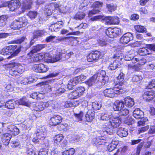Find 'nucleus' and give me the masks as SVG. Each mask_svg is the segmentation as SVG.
<instances>
[{
    "label": "nucleus",
    "mask_w": 155,
    "mask_h": 155,
    "mask_svg": "<svg viewBox=\"0 0 155 155\" xmlns=\"http://www.w3.org/2000/svg\"><path fill=\"white\" fill-rule=\"evenodd\" d=\"M153 123L154 125L151 126L149 131L150 134L155 133V120H153Z\"/></svg>",
    "instance_id": "64"
},
{
    "label": "nucleus",
    "mask_w": 155,
    "mask_h": 155,
    "mask_svg": "<svg viewBox=\"0 0 155 155\" xmlns=\"http://www.w3.org/2000/svg\"><path fill=\"white\" fill-rule=\"evenodd\" d=\"M65 91V89L63 88H60L57 89L54 93L56 96H59L62 93H64Z\"/></svg>",
    "instance_id": "56"
},
{
    "label": "nucleus",
    "mask_w": 155,
    "mask_h": 155,
    "mask_svg": "<svg viewBox=\"0 0 155 155\" xmlns=\"http://www.w3.org/2000/svg\"><path fill=\"white\" fill-rule=\"evenodd\" d=\"M80 96H81L83 94L85 90L84 87H77L75 90Z\"/></svg>",
    "instance_id": "58"
},
{
    "label": "nucleus",
    "mask_w": 155,
    "mask_h": 155,
    "mask_svg": "<svg viewBox=\"0 0 155 155\" xmlns=\"http://www.w3.org/2000/svg\"><path fill=\"white\" fill-rule=\"evenodd\" d=\"M133 38V35L130 32H127L124 34L120 38V42L123 44L128 43Z\"/></svg>",
    "instance_id": "10"
},
{
    "label": "nucleus",
    "mask_w": 155,
    "mask_h": 155,
    "mask_svg": "<svg viewBox=\"0 0 155 155\" xmlns=\"http://www.w3.org/2000/svg\"><path fill=\"white\" fill-rule=\"evenodd\" d=\"M133 60H134L135 62H138V64L140 65H143L146 62V60L145 58H139L136 57Z\"/></svg>",
    "instance_id": "53"
},
{
    "label": "nucleus",
    "mask_w": 155,
    "mask_h": 155,
    "mask_svg": "<svg viewBox=\"0 0 155 155\" xmlns=\"http://www.w3.org/2000/svg\"><path fill=\"white\" fill-rule=\"evenodd\" d=\"M85 16V14L82 12H79L77 13L74 17V18L76 20L83 19Z\"/></svg>",
    "instance_id": "50"
},
{
    "label": "nucleus",
    "mask_w": 155,
    "mask_h": 155,
    "mask_svg": "<svg viewBox=\"0 0 155 155\" xmlns=\"http://www.w3.org/2000/svg\"><path fill=\"white\" fill-rule=\"evenodd\" d=\"M34 81L32 78H25L21 81V84L26 85L33 82Z\"/></svg>",
    "instance_id": "47"
},
{
    "label": "nucleus",
    "mask_w": 155,
    "mask_h": 155,
    "mask_svg": "<svg viewBox=\"0 0 155 155\" xmlns=\"http://www.w3.org/2000/svg\"><path fill=\"white\" fill-rule=\"evenodd\" d=\"M52 20L55 22L51 24L49 26V30L51 32L58 31L60 29L63 27L64 23L61 21H59L56 16H53L52 18Z\"/></svg>",
    "instance_id": "7"
},
{
    "label": "nucleus",
    "mask_w": 155,
    "mask_h": 155,
    "mask_svg": "<svg viewBox=\"0 0 155 155\" xmlns=\"http://www.w3.org/2000/svg\"><path fill=\"white\" fill-rule=\"evenodd\" d=\"M26 153L27 155H36L35 151L32 148H27Z\"/></svg>",
    "instance_id": "63"
},
{
    "label": "nucleus",
    "mask_w": 155,
    "mask_h": 155,
    "mask_svg": "<svg viewBox=\"0 0 155 155\" xmlns=\"http://www.w3.org/2000/svg\"><path fill=\"white\" fill-rule=\"evenodd\" d=\"M62 119V117L59 115H54L51 118L49 123L51 125L56 126L60 123Z\"/></svg>",
    "instance_id": "15"
},
{
    "label": "nucleus",
    "mask_w": 155,
    "mask_h": 155,
    "mask_svg": "<svg viewBox=\"0 0 155 155\" xmlns=\"http://www.w3.org/2000/svg\"><path fill=\"white\" fill-rule=\"evenodd\" d=\"M83 115V112L82 111H80V112L78 114H74V116L77 122H79L82 120Z\"/></svg>",
    "instance_id": "54"
},
{
    "label": "nucleus",
    "mask_w": 155,
    "mask_h": 155,
    "mask_svg": "<svg viewBox=\"0 0 155 155\" xmlns=\"http://www.w3.org/2000/svg\"><path fill=\"white\" fill-rule=\"evenodd\" d=\"M119 66V60H116L110 63L108 68L111 70H113L116 69Z\"/></svg>",
    "instance_id": "37"
},
{
    "label": "nucleus",
    "mask_w": 155,
    "mask_h": 155,
    "mask_svg": "<svg viewBox=\"0 0 155 155\" xmlns=\"http://www.w3.org/2000/svg\"><path fill=\"white\" fill-rule=\"evenodd\" d=\"M48 55L49 54L47 53L44 54L43 53H41L36 55L33 57L31 58V59L32 62H36L40 61L44 58L48 60L47 58Z\"/></svg>",
    "instance_id": "14"
},
{
    "label": "nucleus",
    "mask_w": 155,
    "mask_h": 155,
    "mask_svg": "<svg viewBox=\"0 0 155 155\" xmlns=\"http://www.w3.org/2000/svg\"><path fill=\"white\" fill-rule=\"evenodd\" d=\"M62 58H64L63 55V52H59L57 53L55 56L52 57L49 54L47 58L48 62L51 63L56 62L59 61Z\"/></svg>",
    "instance_id": "13"
},
{
    "label": "nucleus",
    "mask_w": 155,
    "mask_h": 155,
    "mask_svg": "<svg viewBox=\"0 0 155 155\" xmlns=\"http://www.w3.org/2000/svg\"><path fill=\"white\" fill-rule=\"evenodd\" d=\"M124 102L121 100H117L114 103L113 108L115 111L121 110L124 107Z\"/></svg>",
    "instance_id": "18"
},
{
    "label": "nucleus",
    "mask_w": 155,
    "mask_h": 155,
    "mask_svg": "<svg viewBox=\"0 0 155 155\" xmlns=\"http://www.w3.org/2000/svg\"><path fill=\"white\" fill-rule=\"evenodd\" d=\"M92 106L94 110H97L100 109L102 105L101 103L98 102H94L92 103Z\"/></svg>",
    "instance_id": "45"
},
{
    "label": "nucleus",
    "mask_w": 155,
    "mask_h": 155,
    "mask_svg": "<svg viewBox=\"0 0 155 155\" xmlns=\"http://www.w3.org/2000/svg\"><path fill=\"white\" fill-rule=\"evenodd\" d=\"M105 75L106 72L104 71H99L97 74L93 75L98 84V85H96L97 88H101L104 85L106 82L105 79L107 78Z\"/></svg>",
    "instance_id": "5"
},
{
    "label": "nucleus",
    "mask_w": 155,
    "mask_h": 155,
    "mask_svg": "<svg viewBox=\"0 0 155 155\" xmlns=\"http://www.w3.org/2000/svg\"><path fill=\"white\" fill-rule=\"evenodd\" d=\"M45 47V45L43 44H39L36 46L34 47L32 50L28 54L29 56L31 57L33 54L39 51L42 48Z\"/></svg>",
    "instance_id": "21"
},
{
    "label": "nucleus",
    "mask_w": 155,
    "mask_h": 155,
    "mask_svg": "<svg viewBox=\"0 0 155 155\" xmlns=\"http://www.w3.org/2000/svg\"><path fill=\"white\" fill-rule=\"evenodd\" d=\"M46 102H41L36 104L35 110L37 111H41L47 107Z\"/></svg>",
    "instance_id": "25"
},
{
    "label": "nucleus",
    "mask_w": 155,
    "mask_h": 155,
    "mask_svg": "<svg viewBox=\"0 0 155 155\" xmlns=\"http://www.w3.org/2000/svg\"><path fill=\"white\" fill-rule=\"evenodd\" d=\"M17 45H12L6 47L0 51V54L3 55H9L11 56L8 57V58H11L16 55L21 51L20 48L16 49Z\"/></svg>",
    "instance_id": "2"
},
{
    "label": "nucleus",
    "mask_w": 155,
    "mask_h": 155,
    "mask_svg": "<svg viewBox=\"0 0 155 155\" xmlns=\"http://www.w3.org/2000/svg\"><path fill=\"white\" fill-rule=\"evenodd\" d=\"M80 32L78 31L76 32L69 33L68 31L65 29H62L61 31V34H67V35H76L78 34Z\"/></svg>",
    "instance_id": "51"
},
{
    "label": "nucleus",
    "mask_w": 155,
    "mask_h": 155,
    "mask_svg": "<svg viewBox=\"0 0 155 155\" xmlns=\"http://www.w3.org/2000/svg\"><path fill=\"white\" fill-rule=\"evenodd\" d=\"M121 123V118L119 117H114L104 124L103 127L105 129L104 133L112 135L114 133V129L118 127Z\"/></svg>",
    "instance_id": "1"
},
{
    "label": "nucleus",
    "mask_w": 155,
    "mask_h": 155,
    "mask_svg": "<svg viewBox=\"0 0 155 155\" xmlns=\"http://www.w3.org/2000/svg\"><path fill=\"white\" fill-rule=\"evenodd\" d=\"M27 24V19L25 17H22L18 20L14 21L10 25V27L14 30L19 29L25 27Z\"/></svg>",
    "instance_id": "6"
},
{
    "label": "nucleus",
    "mask_w": 155,
    "mask_h": 155,
    "mask_svg": "<svg viewBox=\"0 0 155 155\" xmlns=\"http://www.w3.org/2000/svg\"><path fill=\"white\" fill-rule=\"evenodd\" d=\"M86 78L87 77L86 76L83 74H81L79 76L74 77V79L77 84L79 82L84 81Z\"/></svg>",
    "instance_id": "41"
},
{
    "label": "nucleus",
    "mask_w": 155,
    "mask_h": 155,
    "mask_svg": "<svg viewBox=\"0 0 155 155\" xmlns=\"http://www.w3.org/2000/svg\"><path fill=\"white\" fill-rule=\"evenodd\" d=\"M11 67H15L18 73V74L22 73L24 71V68L21 64H19L13 63H12Z\"/></svg>",
    "instance_id": "34"
},
{
    "label": "nucleus",
    "mask_w": 155,
    "mask_h": 155,
    "mask_svg": "<svg viewBox=\"0 0 155 155\" xmlns=\"http://www.w3.org/2000/svg\"><path fill=\"white\" fill-rule=\"evenodd\" d=\"M80 97L77 91L75 90L70 93L69 95V97L71 99H76Z\"/></svg>",
    "instance_id": "55"
},
{
    "label": "nucleus",
    "mask_w": 155,
    "mask_h": 155,
    "mask_svg": "<svg viewBox=\"0 0 155 155\" xmlns=\"http://www.w3.org/2000/svg\"><path fill=\"white\" fill-rule=\"evenodd\" d=\"M21 3L19 0H12L8 4V6L11 11H15L20 7Z\"/></svg>",
    "instance_id": "12"
},
{
    "label": "nucleus",
    "mask_w": 155,
    "mask_h": 155,
    "mask_svg": "<svg viewBox=\"0 0 155 155\" xmlns=\"http://www.w3.org/2000/svg\"><path fill=\"white\" fill-rule=\"evenodd\" d=\"M79 103V102L77 101H67L65 103L64 106L66 108L71 107L78 105Z\"/></svg>",
    "instance_id": "35"
},
{
    "label": "nucleus",
    "mask_w": 155,
    "mask_h": 155,
    "mask_svg": "<svg viewBox=\"0 0 155 155\" xmlns=\"http://www.w3.org/2000/svg\"><path fill=\"white\" fill-rule=\"evenodd\" d=\"M117 134L121 137H126L128 134L127 130L123 128H119L117 130Z\"/></svg>",
    "instance_id": "31"
},
{
    "label": "nucleus",
    "mask_w": 155,
    "mask_h": 155,
    "mask_svg": "<svg viewBox=\"0 0 155 155\" xmlns=\"http://www.w3.org/2000/svg\"><path fill=\"white\" fill-rule=\"evenodd\" d=\"M45 9L47 12L50 15L54 12V11L55 10L54 8V5L52 3L50 4L45 6Z\"/></svg>",
    "instance_id": "40"
},
{
    "label": "nucleus",
    "mask_w": 155,
    "mask_h": 155,
    "mask_svg": "<svg viewBox=\"0 0 155 155\" xmlns=\"http://www.w3.org/2000/svg\"><path fill=\"white\" fill-rule=\"evenodd\" d=\"M63 139L64 137L62 134H59L55 136L54 138V144L57 146L58 145Z\"/></svg>",
    "instance_id": "32"
},
{
    "label": "nucleus",
    "mask_w": 155,
    "mask_h": 155,
    "mask_svg": "<svg viewBox=\"0 0 155 155\" xmlns=\"http://www.w3.org/2000/svg\"><path fill=\"white\" fill-rule=\"evenodd\" d=\"M123 92L122 87H119L118 84H115L113 88L107 89L104 91V95L111 98L117 97L118 94Z\"/></svg>",
    "instance_id": "3"
},
{
    "label": "nucleus",
    "mask_w": 155,
    "mask_h": 155,
    "mask_svg": "<svg viewBox=\"0 0 155 155\" xmlns=\"http://www.w3.org/2000/svg\"><path fill=\"white\" fill-rule=\"evenodd\" d=\"M85 83L88 87L93 86L95 85L96 87V85H98L97 82L93 76L88 80L85 81Z\"/></svg>",
    "instance_id": "30"
},
{
    "label": "nucleus",
    "mask_w": 155,
    "mask_h": 155,
    "mask_svg": "<svg viewBox=\"0 0 155 155\" xmlns=\"http://www.w3.org/2000/svg\"><path fill=\"white\" fill-rule=\"evenodd\" d=\"M143 78L140 75H134L132 78V81L134 82H137L141 80H142Z\"/></svg>",
    "instance_id": "57"
},
{
    "label": "nucleus",
    "mask_w": 155,
    "mask_h": 155,
    "mask_svg": "<svg viewBox=\"0 0 155 155\" xmlns=\"http://www.w3.org/2000/svg\"><path fill=\"white\" fill-rule=\"evenodd\" d=\"M94 112L91 110H88L85 116L86 120L88 122L92 121L94 119Z\"/></svg>",
    "instance_id": "23"
},
{
    "label": "nucleus",
    "mask_w": 155,
    "mask_h": 155,
    "mask_svg": "<svg viewBox=\"0 0 155 155\" xmlns=\"http://www.w3.org/2000/svg\"><path fill=\"white\" fill-rule=\"evenodd\" d=\"M32 4L31 0H24L22 3V8L23 10H25L30 9Z\"/></svg>",
    "instance_id": "28"
},
{
    "label": "nucleus",
    "mask_w": 155,
    "mask_h": 155,
    "mask_svg": "<svg viewBox=\"0 0 155 155\" xmlns=\"http://www.w3.org/2000/svg\"><path fill=\"white\" fill-rule=\"evenodd\" d=\"M16 103L18 105H21L28 107L29 106L30 104V102L25 97H23L20 99L17 100Z\"/></svg>",
    "instance_id": "22"
},
{
    "label": "nucleus",
    "mask_w": 155,
    "mask_h": 155,
    "mask_svg": "<svg viewBox=\"0 0 155 155\" xmlns=\"http://www.w3.org/2000/svg\"><path fill=\"white\" fill-rule=\"evenodd\" d=\"M136 30L138 32H143L146 31V28L143 26L140 25H137L134 26Z\"/></svg>",
    "instance_id": "52"
},
{
    "label": "nucleus",
    "mask_w": 155,
    "mask_h": 155,
    "mask_svg": "<svg viewBox=\"0 0 155 155\" xmlns=\"http://www.w3.org/2000/svg\"><path fill=\"white\" fill-rule=\"evenodd\" d=\"M12 63H9L8 64V67L11 68L9 71V73L10 75L13 76H15L18 75L17 70L15 67H11L10 65Z\"/></svg>",
    "instance_id": "38"
},
{
    "label": "nucleus",
    "mask_w": 155,
    "mask_h": 155,
    "mask_svg": "<svg viewBox=\"0 0 155 155\" xmlns=\"http://www.w3.org/2000/svg\"><path fill=\"white\" fill-rule=\"evenodd\" d=\"M121 33L120 29L117 28H108L105 31L106 35L109 37L113 38L117 37Z\"/></svg>",
    "instance_id": "8"
},
{
    "label": "nucleus",
    "mask_w": 155,
    "mask_h": 155,
    "mask_svg": "<svg viewBox=\"0 0 155 155\" xmlns=\"http://www.w3.org/2000/svg\"><path fill=\"white\" fill-rule=\"evenodd\" d=\"M111 114L108 112H105L101 114V119L103 120H107L111 118Z\"/></svg>",
    "instance_id": "39"
},
{
    "label": "nucleus",
    "mask_w": 155,
    "mask_h": 155,
    "mask_svg": "<svg viewBox=\"0 0 155 155\" xmlns=\"http://www.w3.org/2000/svg\"><path fill=\"white\" fill-rule=\"evenodd\" d=\"M101 55V52L95 51L91 53L87 56V60L89 62L95 61L97 60Z\"/></svg>",
    "instance_id": "11"
},
{
    "label": "nucleus",
    "mask_w": 155,
    "mask_h": 155,
    "mask_svg": "<svg viewBox=\"0 0 155 155\" xmlns=\"http://www.w3.org/2000/svg\"><path fill=\"white\" fill-rule=\"evenodd\" d=\"M103 2L99 1H97L94 3L92 7L93 8H100L103 5Z\"/></svg>",
    "instance_id": "61"
},
{
    "label": "nucleus",
    "mask_w": 155,
    "mask_h": 155,
    "mask_svg": "<svg viewBox=\"0 0 155 155\" xmlns=\"http://www.w3.org/2000/svg\"><path fill=\"white\" fill-rule=\"evenodd\" d=\"M155 94L153 91H147L144 93L143 97L145 100L149 101L152 100L155 97Z\"/></svg>",
    "instance_id": "19"
},
{
    "label": "nucleus",
    "mask_w": 155,
    "mask_h": 155,
    "mask_svg": "<svg viewBox=\"0 0 155 155\" xmlns=\"http://www.w3.org/2000/svg\"><path fill=\"white\" fill-rule=\"evenodd\" d=\"M104 136H98L92 140L93 143L97 145H104L107 143V141L104 139Z\"/></svg>",
    "instance_id": "17"
},
{
    "label": "nucleus",
    "mask_w": 155,
    "mask_h": 155,
    "mask_svg": "<svg viewBox=\"0 0 155 155\" xmlns=\"http://www.w3.org/2000/svg\"><path fill=\"white\" fill-rule=\"evenodd\" d=\"M139 54L140 55H146L150 54V51L145 48H140L138 51Z\"/></svg>",
    "instance_id": "43"
},
{
    "label": "nucleus",
    "mask_w": 155,
    "mask_h": 155,
    "mask_svg": "<svg viewBox=\"0 0 155 155\" xmlns=\"http://www.w3.org/2000/svg\"><path fill=\"white\" fill-rule=\"evenodd\" d=\"M15 105H17L16 101L14 100H9L6 102L5 105V107L9 109H14Z\"/></svg>",
    "instance_id": "33"
},
{
    "label": "nucleus",
    "mask_w": 155,
    "mask_h": 155,
    "mask_svg": "<svg viewBox=\"0 0 155 155\" xmlns=\"http://www.w3.org/2000/svg\"><path fill=\"white\" fill-rule=\"evenodd\" d=\"M124 101V104L127 107H131L134 104V99L129 96L126 97Z\"/></svg>",
    "instance_id": "26"
},
{
    "label": "nucleus",
    "mask_w": 155,
    "mask_h": 155,
    "mask_svg": "<svg viewBox=\"0 0 155 155\" xmlns=\"http://www.w3.org/2000/svg\"><path fill=\"white\" fill-rule=\"evenodd\" d=\"M124 74L120 72L119 75L117 77V83L116 84H118L119 87H122V89L125 87L127 83L124 80Z\"/></svg>",
    "instance_id": "16"
},
{
    "label": "nucleus",
    "mask_w": 155,
    "mask_h": 155,
    "mask_svg": "<svg viewBox=\"0 0 155 155\" xmlns=\"http://www.w3.org/2000/svg\"><path fill=\"white\" fill-rule=\"evenodd\" d=\"M124 123L127 125H130L134 123V121L132 118L128 117L125 120Z\"/></svg>",
    "instance_id": "59"
},
{
    "label": "nucleus",
    "mask_w": 155,
    "mask_h": 155,
    "mask_svg": "<svg viewBox=\"0 0 155 155\" xmlns=\"http://www.w3.org/2000/svg\"><path fill=\"white\" fill-rule=\"evenodd\" d=\"M119 113V115L121 116H125L127 115L129 112V111L126 109H122L121 110H120Z\"/></svg>",
    "instance_id": "60"
},
{
    "label": "nucleus",
    "mask_w": 155,
    "mask_h": 155,
    "mask_svg": "<svg viewBox=\"0 0 155 155\" xmlns=\"http://www.w3.org/2000/svg\"><path fill=\"white\" fill-rule=\"evenodd\" d=\"M77 84V82L75 81L74 78H73L69 81L67 85L68 88L70 90L73 89L74 87Z\"/></svg>",
    "instance_id": "46"
},
{
    "label": "nucleus",
    "mask_w": 155,
    "mask_h": 155,
    "mask_svg": "<svg viewBox=\"0 0 155 155\" xmlns=\"http://www.w3.org/2000/svg\"><path fill=\"white\" fill-rule=\"evenodd\" d=\"M32 68L34 71L40 73L46 72L48 69L47 65L43 64L34 65Z\"/></svg>",
    "instance_id": "9"
},
{
    "label": "nucleus",
    "mask_w": 155,
    "mask_h": 155,
    "mask_svg": "<svg viewBox=\"0 0 155 155\" xmlns=\"http://www.w3.org/2000/svg\"><path fill=\"white\" fill-rule=\"evenodd\" d=\"M155 87V80H152L149 83L148 85L146 86V89H152Z\"/></svg>",
    "instance_id": "62"
},
{
    "label": "nucleus",
    "mask_w": 155,
    "mask_h": 155,
    "mask_svg": "<svg viewBox=\"0 0 155 155\" xmlns=\"http://www.w3.org/2000/svg\"><path fill=\"white\" fill-rule=\"evenodd\" d=\"M8 131L11 134L14 136L17 135L19 133V129L15 126L11 125L8 127Z\"/></svg>",
    "instance_id": "24"
},
{
    "label": "nucleus",
    "mask_w": 155,
    "mask_h": 155,
    "mask_svg": "<svg viewBox=\"0 0 155 155\" xmlns=\"http://www.w3.org/2000/svg\"><path fill=\"white\" fill-rule=\"evenodd\" d=\"M90 3L89 0H84L83 2L81 3L79 6V8L80 9H83L85 10L87 9V6Z\"/></svg>",
    "instance_id": "42"
},
{
    "label": "nucleus",
    "mask_w": 155,
    "mask_h": 155,
    "mask_svg": "<svg viewBox=\"0 0 155 155\" xmlns=\"http://www.w3.org/2000/svg\"><path fill=\"white\" fill-rule=\"evenodd\" d=\"M106 6L108 10L110 12L115 11L117 7L115 5L113 4H107Z\"/></svg>",
    "instance_id": "49"
},
{
    "label": "nucleus",
    "mask_w": 155,
    "mask_h": 155,
    "mask_svg": "<svg viewBox=\"0 0 155 155\" xmlns=\"http://www.w3.org/2000/svg\"><path fill=\"white\" fill-rule=\"evenodd\" d=\"M45 32L44 30H37L35 31L33 33L34 38H37L40 37H42L44 35Z\"/></svg>",
    "instance_id": "36"
},
{
    "label": "nucleus",
    "mask_w": 155,
    "mask_h": 155,
    "mask_svg": "<svg viewBox=\"0 0 155 155\" xmlns=\"http://www.w3.org/2000/svg\"><path fill=\"white\" fill-rule=\"evenodd\" d=\"M47 103V107H49L53 109H56V103L53 101H48Z\"/></svg>",
    "instance_id": "44"
},
{
    "label": "nucleus",
    "mask_w": 155,
    "mask_h": 155,
    "mask_svg": "<svg viewBox=\"0 0 155 155\" xmlns=\"http://www.w3.org/2000/svg\"><path fill=\"white\" fill-rule=\"evenodd\" d=\"M7 17L5 15L0 16V27H3L5 25Z\"/></svg>",
    "instance_id": "48"
},
{
    "label": "nucleus",
    "mask_w": 155,
    "mask_h": 155,
    "mask_svg": "<svg viewBox=\"0 0 155 155\" xmlns=\"http://www.w3.org/2000/svg\"><path fill=\"white\" fill-rule=\"evenodd\" d=\"M119 143L118 141L117 140H112L111 142L109 144L107 147V149L109 152H111L116 147Z\"/></svg>",
    "instance_id": "29"
},
{
    "label": "nucleus",
    "mask_w": 155,
    "mask_h": 155,
    "mask_svg": "<svg viewBox=\"0 0 155 155\" xmlns=\"http://www.w3.org/2000/svg\"><path fill=\"white\" fill-rule=\"evenodd\" d=\"M1 137L2 141L5 144L8 145L12 137L11 134L9 133L3 134H1Z\"/></svg>",
    "instance_id": "20"
},
{
    "label": "nucleus",
    "mask_w": 155,
    "mask_h": 155,
    "mask_svg": "<svg viewBox=\"0 0 155 155\" xmlns=\"http://www.w3.org/2000/svg\"><path fill=\"white\" fill-rule=\"evenodd\" d=\"M133 115L136 119L141 118L143 117V112L139 108H137L134 111Z\"/></svg>",
    "instance_id": "27"
},
{
    "label": "nucleus",
    "mask_w": 155,
    "mask_h": 155,
    "mask_svg": "<svg viewBox=\"0 0 155 155\" xmlns=\"http://www.w3.org/2000/svg\"><path fill=\"white\" fill-rule=\"evenodd\" d=\"M46 130L44 127H39L36 131V137L32 139V141L35 143H41L42 141H46V140H44L46 136Z\"/></svg>",
    "instance_id": "4"
}]
</instances>
